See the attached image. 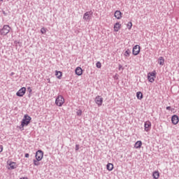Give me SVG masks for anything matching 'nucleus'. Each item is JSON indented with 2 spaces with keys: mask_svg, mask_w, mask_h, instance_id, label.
<instances>
[{
  "mask_svg": "<svg viewBox=\"0 0 179 179\" xmlns=\"http://www.w3.org/2000/svg\"><path fill=\"white\" fill-rule=\"evenodd\" d=\"M114 78H115V79H118V74H115Z\"/></svg>",
  "mask_w": 179,
  "mask_h": 179,
  "instance_id": "obj_35",
  "label": "nucleus"
},
{
  "mask_svg": "<svg viewBox=\"0 0 179 179\" xmlns=\"http://www.w3.org/2000/svg\"><path fill=\"white\" fill-rule=\"evenodd\" d=\"M152 177L154 179H159V178L160 177V173H159V171H155L152 173Z\"/></svg>",
  "mask_w": 179,
  "mask_h": 179,
  "instance_id": "obj_16",
  "label": "nucleus"
},
{
  "mask_svg": "<svg viewBox=\"0 0 179 179\" xmlns=\"http://www.w3.org/2000/svg\"><path fill=\"white\" fill-rule=\"evenodd\" d=\"M156 71H153L152 72L148 73V79L150 83H153V82H155V78H156Z\"/></svg>",
  "mask_w": 179,
  "mask_h": 179,
  "instance_id": "obj_4",
  "label": "nucleus"
},
{
  "mask_svg": "<svg viewBox=\"0 0 179 179\" xmlns=\"http://www.w3.org/2000/svg\"><path fill=\"white\" fill-rule=\"evenodd\" d=\"M171 121H172V124H173V125H177L178 124V121H179L178 115H173L171 117Z\"/></svg>",
  "mask_w": 179,
  "mask_h": 179,
  "instance_id": "obj_11",
  "label": "nucleus"
},
{
  "mask_svg": "<svg viewBox=\"0 0 179 179\" xmlns=\"http://www.w3.org/2000/svg\"><path fill=\"white\" fill-rule=\"evenodd\" d=\"M31 122V117L29 115H24L23 119L21 121V125L20 126V129H24V127H27L29 124Z\"/></svg>",
  "mask_w": 179,
  "mask_h": 179,
  "instance_id": "obj_1",
  "label": "nucleus"
},
{
  "mask_svg": "<svg viewBox=\"0 0 179 179\" xmlns=\"http://www.w3.org/2000/svg\"><path fill=\"white\" fill-rule=\"evenodd\" d=\"M124 57H129L131 55V51L129 49H127L124 53Z\"/></svg>",
  "mask_w": 179,
  "mask_h": 179,
  "instance_id": "obj_22",
  "label": "nucleus"
},
{
  "mask_svg": "<svg viewBox=\"0 0 179 179\" xmlns=\"http://www.w3.org/2000/svg\"><path fill=\"white\" fill-rule=\"evenodd\" d=\"M29 97H30V94H29Z\"/></svg>",
  "mask_w": 179,
  "mask_h": 179,
  "instance_id": "obj_38",
  "label": "nucleus"
},
{
  "mask_svg": "<svg viewBox=\"0 0 179 179\" xmlns=\"http://www.w3.org/2000/svg\"><path fill=\"white\" fill-rule=\"evenodd\" d=\"M114 16L116 19L120 20L122 17V13H121L120 10H116L114 13Z\"/></svg>",
  "mask_w": 179,
  "mask_h": 179,
  "instance_id": "obj_13",
  "label": "nucleus"
},
{
  "mask_svg": "<svg viewBox=\"0 0 179 179\" xmlns=\"http://www.w3.org/2000/svg\"><path fill=\"white\" fill-rule=\"evenodd\" d=\"M55 76H57V79H61L62 78V72L56 70Z\"/></svg>",
  "mask_w": 179,
  "mask_h": 179,
  "instance_id": "obj_21",
  "label": "nucleus"
},
{
  "mask_svg": "<svg viewBox=\"0 0 179 179\" xmlns=\"http://www.w3.org/2000/svg\"><path fill=\"white\" fill-rule=\"evenodd\" d=\"M136 97L138 100H142L143 99V94L141 92H136Z\"/></svg>",
  "mask_w": 179,
  "mask_h": 179,
  "instance_id": "obj_19",
  "label": "nucleus"
},
{
  "mask_svg": "<svg viewBox=\"0 0 179 179\" xmlns=\"http://www.w3.org/2000/svg\"><path fill=\"white\" fill-rule=\"evenodd\" d=\"M95 103L97 104L98 107L101 106L103 104V97L100 96H96L95 98Z\"/></svg>",
  "mask_w": 179,
  "mask_h": 179,
  "instance_id": "obj_10",
  "label": "nucleus"
},
{
  "mask_svg": "<svg viewBox=\"0 0 179 179\" xmlns=\"http://www.w3.org/2000/svg\"><path fill=\"white\" fill-rule=\"evenodd\" d=\"M30 156V155H29V153H26L24 157H27V158H29Z\"/></svg>",
  "mask_w": 179,
  "mask_h": 179,
  "instance_id": "obj_32",
  "label": "nucleus"
},
{
  "mask_svg": "<svg viewBox=\"0 0 179 179\" xmlns=\"http://www.w3.org/2000/svg\"><path fill=\"white\" fill-rule=\"evenodd\" d=\"M121 69H122V65L120 64L119 65V71H121Z\"/></svg>",
  "mask_w": 179,
  "mask_h": 179,
  "instance_id": "obj_34",
  "label": "nucleus"
},
{
  "mask_svg": "<svg viewBox=\"0 0 179 179\" xmlns=\"http://www.w3.org/2000/svg\"><path fill=\"white\" fill-rule=\"evenodd\" d=\"M75 72H76V75H78V76H82L83 73V70L80 67H77L76 69Z\"/></svg>",
  "mask_w": 179,
  "mask_h": 179,
  "instance_id": "obj_14",
  "label": "nucleus"
},
{
  "mask_svg": "<svg viewBox=\"0 0 179 179\" xmlns=\"http://www.w3.org/2000/svg\"><path fill=\"white\" fill-rule=\"evenodd\" d=\"M46 31H45V28L43 27V28L41 29V33L42 34H45Z\"/></svg>",
  "mask_w": 179,
  "mask_h": 179,
  "instance_id": "obj_27",
  "label": "nucleus"
},
{
  "mask_svg": "<svg viewBox=\"0 0 179 179\" xmlns=\"http://www.w3.org/2000/svg\"><path fill=\"white\" fill-rule=\"evenodd\" d=\"M166 110H169L170 111L171 110V106H167Z\"/></svg>",
  "mask_w": 179,
  "mask_h": 179,
  "instance_id": "obj_33",
  "label": "nucleus"
},
{
  "mask_svg": "<svg viewBox=\"0 0 179 179\" xmlns=\"http://www.w3.org/2000/svg\"><path fill=\"white\" fill-rule=\"evenodd\" d=\"M40 161H37V159H34L33 162H34V166H40V162H38Z\"/></svg>",
  "mask_w": 179,
  "mask_h": 179,
  "instance_id": "obj_24",
  "label": "nucleus"
},
{
  "mask_svg": "<svg viewBox=\"0 0 179 179\" xmlns=\"http://www.w3.org/2000/svg\"><path fill=\"white\" fill-rule=\"evenodd\" d=\"M13 75H15V73L12 72V73H10V76H13Z\"/></svg>",
  "mask_w": 179,
  "mask_h": 179,
  "instance_id": "obj_36",
  "label": "nucleus"
},
{
  "mask_svg": "<svg viewBox=\"0 0 179 179\" xmlns=\"http://www.w3.org/2000/svg\"><path fill=\"white\" fill-rule=\"evenodd\" d=\"M3 150V146L0 145V153H2Z\"/></svg>",
  "mask_w": 179,
  "mask_h": 179,
  "instance_id": "obj_29",
  "label": "nucleus"
},
{
  "mask_svg": "<svg viewBox=\"0 0 179 179\" xmlns=\"http://www.w3.org/2000/svg\"><path fill=\"white\" fill-rule=\"evenodd\" d=\"M26 94V87H23L20 88L16 93V96L17 97H23Z\"/></svg>",
  "mask_w": 179,
  "mask_h": 179,
  "instance_id": "obj_7",
  "label": "nucleus"
},
{
  "mask_svg": "<svg viewBox=\"0 0 179 179\" xmlns=\"http://www.w3.org/2000/svg\"><path fill=\"white\" fill-rule=\"evenodd\" d=\"M106 169H107V170H108V171H113V169H114V164H113L111 163H108L106 165Z\"/></svg>",
  "mask_w": 179,
  "mask_h": 179,
  "instance_id": "obj_18",
  "label": "nucleus"
},
{
  "mask_svg": "<svg viewBox=\"0 0 179 179\" xmlns=\"http://www.w3.org/2000/svg\"><path fill=\"white\" fill-rule=\"evenodd\" d=\"M158 64H159L162 66L164 65V57H159L158 59Z\"/></svg>",
  "mask_w": 179,
  "mask_h": 179,
  "instance_id": "obj_20",
  "label": "nucleus"
},
{
  "mask_svg": "<svg viewBox=\"0 0 179 179\" xmlns=\"http://www.w3.org/2000/svg\"><path fill=\"white\" fill-rule=\"evenodd\" d=\"M10 31V27L9 25H3V28L0 29L1 36H6Z\"/></svg>",
  "mask_w": 179,
  "mask_h": 179,
  "instance_id": "obj_3",
  "label": "nucleus"
},
{
  "mask_svg": "<svg viewBox=\"0 0 179 179\" xmlns=\"http://www.w3.org/2000/svg\"><path fill=\"white\" fill-rule=\"evenodd\" d=\"M152 128V123L150 121H146L144 124V129L146 132H149Z\"/></svg>",
  "mask_w": 179,
  "mask_h": 179,
  "instance_id": "obj_9",
  "label": "nucleus"
},
{
  "mask_svg": "<svg viewBox=\"0 0 179 179\" xmlns=\"http://www.w3.org/2000/svg\"><path fill=\"white\" fill-rule=\"evenodd\" d=\"M14 44L16 45V47H17V45H19V47H22V42L20 41H15Z\"/></svg>",
  "mask_w": 179,
  "mask_h": 179,
  "instance_id": "obj_23",
  "label": "nucleus"
},
{
  "mask_svg": "<svg viewBox=\"0 0 179 179\" xmlns=\"http://www.w3.org/2000/svg\"><path fill=\"white\" fill-rule=\"evenodd\" d=\"M8 170H15L17 167V165H16V162H10L8 164Z\"/></svg>",
  "mask_w": 179,
  "mask_h": 179,
  "instance_id": "obj_12",
  "label": "nucleus"
},
{
  "mask_svg": "<svg viewBox=\"0 0 179 179\" xmlns=\"http://www.w3.org/2000/svg\"><path fill=\"white\" fill-rule=\"evenodd\" d=\"M0 1H3V0H0Z\"/></svg>",
  "mask_w": 179,
  "mask_h": 179,
  "instance_id": "obj_39",
  "label": "nucleus"
},
{
  "mask_svg": "<svg viewBox=\"0 0 179 179\" xmlns=\"http://www.w3.org/2000/svg\"><path fill=\"white\" fill-rule=\"evenodd\" d=\"M27 90H28V92H29V93H31V92H33V90H31V87H29L27 88Z\"/></svg>",
  "mask_w": 179,
  "mask_h": 179,
  "instance_id": "obj_30",
  "label": "nucleus"
},
{
  "mask_svg": "<svg viewBox=\"0 0 179 179\" xmlns=\"http://www.w3.org/2000/svg\"><path fill=\"white\" fill-rule=\"evenodd\" d=\"M134 148H136V149H141V148H142V141H138L136 142Z\"/></svg>",
  "mask_w": 179,
  "mask_h": 179,
  "instance_id": "obj_17",
  "label": "nucleus"
},
{
  "mask_svg": "<svg viewBox=\"0 0 179 179\" xmlns=\"http://www.w3.org/2000/svg\"><path fill=\"white\" fill-rule=\"evenodd\" d=\"M141 52V46L136 45L133 48L132 54L133 55H138Z\"/></svg>",
  "mask_w": 179,
  "mask_h": 179,
  "instance_id": "obj_8",
  "label": "nucleus"
},
{
  "mask_svg": "<svg viewBox=\"0 0 179 179\" xmlns=\"http://www.w3.org/2000/svg\"><path fill=\"white\" fill-rule=\"evenodd\" d=\"M48 83H51L50 78H48Z\"/></svg>",
  "mask_w": 179,
  "mask_h": 179,
  "instance_id": "obj_37",
  "label": "nucleus"
},
{
  "mask_svg": "<svg viewBox=\"0 0 179 179\" xmlns=\"http://www.w3.org/2000/svg\"><path fill=\"white\" fill-rule=\"evenodd\" d=\"M76 151L79 150V145L78 144L76 145Z\"/></svg>",
  "mask_w": 179,
  "mask_h": 179,
  "instance_id": "obj_31",
  "label": "nucleus"
},
{
  "mask_svg": "<svg viewBox=\"0 0 179 179\" xmlns=\"http://www.w3.org/2000/svg\"><path fill=\"white\" fill-rule=\"evenodd\" d=\"M92 15H93V12L87 11L83 15V19L85 22H90V19H92Z\"/></svg>",
  "mask_w": 179,
  "mask_h": 179,
  "instance_id": "obj_6",
  "label": "nucleus"
},
{
  "mask_svg": "<svg viewBox=\"0 0 179 179\" xmlns=\"http://www.w3.org/2000/svg\"><path fill=\"white\" fill-rule=\"evenodd\" d=\"M77 115H82V110H78V112H77Z\"/></svg>",
  "mask_w": 179,
  "mask_h": 179,
  "instance_id": "obj_28",
  "label": "nucleus"
},
{
  "mask_svg": "<svg viewBox=\"0 0 179 179\" xmlns=\"http://www.w3.org/2000/svg\"><path fill=\"white\" fill-rule=\"evenodd\" d=\"M43 156H44V152H43V150H39L36 152L35 157L37 162H41V160H43Z\"/></svg>",
  "mask_w": 179,
  "mask_h": 179,
  "instance_id": "obj_5",
  "label": "nucleus"
},
{
  "mask_svg": "<svg viewBox=\"0 0 179 179\" xmlns=\"http://www.w3.org/2000/svg\"><path fill=\"white\" fill-rule=\"evenodd\" d=\"M96 68H99V69L101 68V62H97L96 63Z\"/></svg>",
  "mask_w": 179,
  "mask_h": 179,
  "instance_id": "obj_26",
  "label": "nucleus"
},
{
  "mask_svg": "<svg viewBox=\"0 0 179 179\" xmlns=\"http://www.w3.org/2000/svg\"><path fill=\"white\" fill-rule=\"evenodd\" d=\"M127 29H128L129 30H131V29H132V22H129L127 24Z\"/></svg>",
  "mask_w": 179,
  "mask_h": 179,
  "instance_id": "obj_25",
  "label": "nucleus"
},
{
  "mask_svg": "<svg viewBox=\"0 0 179 179\" xmlns=\"http://www.w3.org/2000/svg\"><path fill=\"white\" fill-rule=\"evenodd\" d=\"M120 29H121V24H120V22H116L114 25V31H118Z\"/></svg>",
  "mask_w": 179,
  "mask_h": 179,
  "instance_id": "obj_15",
  "label": "nucleus"
},
{
  "mask_svg": "<svg viewBox=\"0 0 179 179\" xmlns=\"http://www.w3.org/2000/svg\"><path fill=\"white\" fill-rule=\"evenodd\" d=\"M64 103H65V99H64V96L62 95L57 96L55 100L56 106L58 107H62Z\"/></svg>",
  "mask_w": 179,
  "mask_h": 179,
  "instance_id": "obj_2",
  "label": "nucleus"
}]
</instances>
